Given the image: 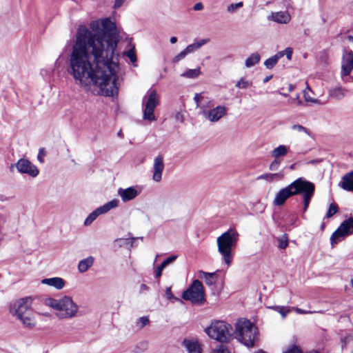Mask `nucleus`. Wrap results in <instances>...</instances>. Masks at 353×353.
<instances>
[{"label":"nucleus","mask_w":353,"mask_h":353,"mask_svg":"<svg viewBox=\"0 0 353 353\" xmlns=\"http://www.w3.org/2000/svg\"><path fill=\"white\" fill-rule=\"evenodd\" d=\"M81 32L79 37H76L72 46L68 73L81 84L90 79L100 88L105 96L117 94V72L119 65L114 61L115 43L113 47L110 45L107 50H104L99 41L94 42L88 37L89 32L87 30Z\"/></svg>","instance_id":"nucleus-1"},{"label":"nucleus","mask_w":353,"mask_h":353,"mask_svg":"<svg viewBox=\"0 0 353 353\" xmlns=\"http://www.w3.org/2000/svg\"><path fill=\"white\" fill-rule=\"evenodd\" d=\"M239 234L234 229H230L219 236L217 239L218 251L223 256L227 265L232 261V250L236 247Z\"/></svg>","instance_id":"nucleus-2"},{"label":"nucleus","mask_w":353,"mask_h":353,"mask_svg":"<svg viewBox=\"0 0 353 353\" xmlns=\"http://www.w3.org/2000/svg\"><path fill=\"white\" fill-rule=\"evenodd\" d=\"M236 339L248 347L254 346L258 340L257 327L249 320H239L236 325Z\"/></svg>","instance_id":"nucleus-3"},{"label":"nucleus","mask_w":353,"mask_h":353,"mask_svg":"<svg viewBox=\"0 0 353 353\" xmlns=\"http://www.w3.org/2000/svg\"><path fill=\"white\" fill-rule=\"evenodd\" d=\"M46 303L58 311L57 316L60 318H71L76 315L78 306L71 297L65 296L60 299L48 298Z\"/></svg>","instance_id":"nucleus-4"},{"label":"nucleus","mask_w":353,"mask_h":353,"mask_svg":"<svg viewBox=\"0 0 353 353\" xmlns=\"http://www.w3.org/2000/svg\"><path fill=\"white\" fill-rule=\"evenodd\" d=\"M231 325L223 321H212L205 329L206 334L212 339L220 343H228L232 339Z\"/></svg>","instance_id":"nucleus-5"},{"label":"nucleus","mask_w":353,"mask_h":353,"mask_svg":"<svg viewBox=\"0 0 353 353\" xmlns=\"http://www.w3.org/2000/svg\"><path fill=\"white\" fill-rule=\"evenodd\" d=\"M184 300L190 301L194 305H202L205 301L203 285L198 279L194 280L192 284L182 293Z\"/></svg>","instance_id":"nucleus-6"},{"label":"nucleus","mask_w":353,"mask_h":353,"mask_svg":"<svg viewBox=\"0 0 353 353\" xmlns=\"http://www.w3.org/2000/svg\"><path fill=\"white\" fill-rule=\"evenodd\" d=\"M159 100L155 90L150 89L148 90L143 99V119L148 121H155L156 117L154 114V109L159 105Z\"/></svg>","instance_id":"nucleus-7"},{"label":"nucleus","mask_w":353,"mask_h":353,"mask_svg":"<svg viewBox=\"0 0 353 353\" xmlns=\"http://www.w3.org/2000/svg\"><path fill=\"white\" fill-rule=\"evenodd\" d=\"M301 182L302 177L298 178L288 186L280 190L275 196L273 201L274 205L276 206L283 205L287 199L292 196L299 194Z\"/></svg>","instance_id":"nucleus-8"},{"label":"nucleus","mask_w":353,"mask_h":353,"mask_svg":"<svg viewBox=\"0 0 353 353\" xmlns=\"http://www.w3.org/2000/svg\"><path fill=\"white\" fill-rule=\"evenodd\" d=\"M102 31H104V50H107L109 46L113 47L115 43L117 47L118 41L116 37V26L109 18L101 20Z\"/></svg>","instance_id":"nucleus-9"},{"label":"nucleus","mask_w":353,"mask_h":353,"mask_svg":"<svg viewBox=\"0 0 353 353\" xmlns=\"http://www.w3.org/2000/svg\"><path fill=\"white\" fill-rule=\"evenodd\" d=\"M90 28L92 31L95 32L92 33L88 28L85 26H79L77 33V37H79L81 33H82L81 30H87L89 32V38H91L94 42L97 41H99L102 46V48L104 49V31H102L101 21L98 20L92 21L90 23Z\"/></svg>","instance_id":"nucleus-10"},{"label":"nucleus","mask_w":353,"mask_h":353,"mask_svg":"<svg viewBox=\"0 0 353 353\" xmlns=\"http://www.w3.org/2000/svg\"><path fill=\"white\" fill-rule=\"evenodd\" d=\"M119 201L117 199H112V201L105 203L102 206L97 208L95 210L91 212L84 221V225H90L100 214H105L110 210L117 208L119 205Z\"/></svg>","instance_id":"nucleus-11"},{"label":"nucleus","mask_w":353,"mask_h":353,"mask_svg":"<svg viewBox=\"0 0 353 353\" xmlns=\"http://www.w3.org/2000/svg\"><path fill=\"white\" fill-rule=\"evenodd\" d=\"M301 190L299 194H303V212L307 210L310 201L314 196L315 185L313 183L307 181L302 177V182L300 184Z\"/></svg>","instance_id":"nucleus-12"},{"label":"nucleus","mask_w":353,"mask_h":353,"mask_svg":"<svg viewBox=\"0 0 353 353\" xmlns=\"http://www.w3.org/2000/svg\"><path fill=\"white\" fill-rule=\"evenodd\" d=\"M201 114L211 122H216L227 113V108L223 105H218L211 110H207L203 105L201 106Z\"/></svg>","instance_id":"nucleus-13"},{"label":"nucleus","mask_w":353,"mask_h":353,"mask_svg":"<svg viewBox=\"0 0 353 353\" xmlns=\"http://www.w3.org/2000/svg\"><path fill=\"white\" fill-rule=\"evenodd\" d=\"M15 167L21 174H26L31 177H36L39 173V169L27 159H20L15 163Z\"/></svg>","instance_id":"nucleus-14"},{"label":"nucleus","mask_w":353,"mask_h":353,"mask_svg":"<svg viewBox=\"0 0 353 353\" xmlns=\"http://www.w3.org/2000/svg\"><path fill=\"white\" fill-rule=\"evenodd\" d=\"M164 170L163 157L159 154L154 159L152 167V179L155 182H160L162 179V173Z\"/></svg>","instance_id":"nucleus-15"},{"label":"nucleus","mask_w":353,"mask_h":353,"mask_svg":"<svg viewBox=\"0 0 353 353\" xmlns=\"http://www.w3.org/2000/svg\"><path fill=\"white\" fill-rule=\"evenodd\" d=\"M30 298H23L18 301L14 305V314L18 316L29 314L31 312Z\"/></svg>","instance_id":"nucleus-16"},{"label":"nucleus","mask_w":353,"mask_h":353,"mask_svg":"<svg viewBox=\"0 0 353 353\" xmlns=\"http://www.w3.org/2000/svg\"><path fill=\"white\" fill-rule=\"evenodd\" d=\"M353 70V51L349 50L343 56V62L341 65V75L343 77L349 76Z\"/></svg>","instance_id":"nucleus-17"},{"label":"nucleus","mask_w":353,"mask_h":353,"mask_svg":"<svg viewBox=\"0 0 353 353\" xmlns=\"http://www.w3.org/2000/svg\"><path fill=\"white\" fill-rule=\"evenodd\" d=\"M118 195L121 197L123 202H128L135 199L138 194V190L134 187L127 188H119L117 190Z\"/></svg>","instance_id":"nucleus-18"},{"label":"nucleus","mask_w":353,"mask_h":353,"mask_svg":"<svg viewBox=\"0 0 353 353\" xmlns=\"http://www.w3.org/2000/svg\"><path fill=\"white\" fill-rule=\"evenodd\" d=\"M352 94V92L351 90L341 85L336 86L335 88L330 89L329 91V96L336 100H341L343 97Z\"/></svg>","instance_id":"nucleus-19"},{"label":"nucleus","mask_w":353,"mask_h":353,"mask_svg":"<svg viewBox=\"0 0 353 353\" xmlns=\"http://www.w3.org/2000/svg\"><path fill=\"white\" fill-rule=\"evenodd\" d=\"M347 236H349V232H347L344 226L343 227V224L341 223L330 237L331 244H336Z\"/></svg>","instance_id":"nucleus-20"},{"label":"nucleus","mask_w":353,"mask_h":353,"mask_svg":"<svg viewBox=\"0 0 353 353\" xmlns=\"http://www.w3.org/2000/svg\"><path fill=\"white\" fill-rule=\"evenodd\" d=\"M339 185L345 190L353 192V171L345 174Z\"/></svg>","instance_id":"nucleus-21"},{"label":"nucleus","mask_w":353,"mask_h":353,"mask_svg":"<svg viewBox=\"0 0 353 353\" xmlns=\"http://www.w3.org/2000/svg\"><path fill=\"white\" fill-rule=\"evenodd\" d=\"M198 274L201 279H203L205 280V284L208 286L214 285L218 280L216 272L209 273L203 270H199Z\"/></svg>","instance_id":"nucleus-22"},{"label":"nucleus","mask_w":353,"mask_h":353,"mask_svg":"<svg viewBox=\"0 0 353 353\" xmlns=\"http://www.w3.org/2000/svg\"><path fill=\"white\" fill-rule=\"evenodd\" d=\"M41 283L52 286L57 290H61L65 285V281L60 277L43 279Z\"/></svg>","instance_id":"nucleus-23"},{"label":"nucleus","mask_w":353,"mask_h":353,"mask_svg":"<svg viewBox=\"0 0 353 353\" xmlns=\"http://www.w3.org/2000/svg\"><path fill=\"white\" fill-rule=\"evenodd\" d=\"M94 259L93 256H88L81 260L78 264V270L80 273L85 272L94 263Z\"/></svg>","instance_id":"nucleus-24"},{"label":"nucleus","mask_w":353,"mask_h":353,"mask_svg":"<svg viewBox=\"0 0 353 353\" xmlns=\"http://www.w3.org/2000/svg\"><path fill=\"white\" fill-rule=\"evenodd\" d=\"M289 148L285 145H280L271 152V156L274 159H279L280 157L285 156Z\"/></svg>","instance_id":"nucleus-25"},{"label":"nucleus","mask_w":353,"mask_h":353,"mask_svg":"<svg viewBox=\"0 0 353 353\" xmlns=\"http://www.w3.org/2000/svg\"><path fill=\"white\" fill-rule=\"evenodd\" d=\"M273 20L279 23H287L290 20V16L287 12H278L272 14Z\"/></svg>","instance_id":"nucleus-26"},{"label":"nucleus","mask_w":353,"mask_h":353,"mask_svg":"<svg viewBox=\"0 0 353 353\" xmlns=\"http://www.w3.org/2000/svg\"><path fill=\"white\" fill-rule=\"evenodd\" d=\"M282 57L283 54L281 52H277L274 56H272L271 57L266 59L264 62V65L267 69H272L276 65L278 61Z\"/></svg>","instance_id":"nucleus-27"},{"label":"nucleus","mask_w":353,"mask_h":353,"mask_svg":"<svg viewBox=\"0 0 353 353\" xmlns=\"http://www.w3.org/2000/svg\"><path fill=\"white\" fill-rule=\"evenodd\" d=\"M283 177V174L281 172L279 173H267L263 174L257 177L258 180L264 179L268 182H272L274 180H281Z\"/></svg>","instance_id":"nucleus-28"},{"label":"nucleus","mask_w":353,"mask_h":353,"mask_svg":"<svg viewBox=\"0 0 353 353\" xmlns=\"http://www.w3.org/2000/svg\"><path fill=\"white\" fill-rule=\"evenodd\" d=\"M209 41L208 39H203L199 41L194 42L192 44L188 45L185 48V51L188 54L192 53L198 49H199L201 46L206 44Z\"/></svg>","instance_id":"nucleus-29"},{"label":"nucleus","mask_w":353,"mask_h":353,"mask_svg":"<svg viewBox=\"0 0 353 353\" xmlns=\"http://www.w3.org/2000/svg\"><path fill=\"white\" fill-rule=\"evenodd\" d=\"M261 60V56L259 53H252L245 59V65L247 68H251L258 63Z\"/></svg>","instance_id":"nucleus-30"},{"label":"nucleus","mask_w":353,"mask_h":353,"mask_svg":"<svg viewBox=\"0 0 353 353\" xmlns=\"http://www.w3.org/2000/svg\"><path fill=\"white\" fill-rule=\"evenodd\" d=\"M183 344L188 349L189 352L196 353L199 351V345L196 341H192L190 340H184Z\"/></svg>","instance_id":"nucleus-31"},{"label":"nucleus","mask_w":353,"mask_h":353,"mask_svg":"<svg viewBox=\"0 0 353 353\" xmlns=\"http://www.w3.org/2000/svg\"><path fill=\"white\" fill-rule=\"evenodd\" d=\"M201 74L200 68H197L195 69H188L183 74H181V77L188 78V79H194L198 77Z\"/></svg>","instance_id":"nucleus-32"},{"label":"nucleus","mask_w":353,"mask_h":353,"mask_svg":"<svg viewBox=\"0 0 353 353\" xmlns=\"http://www.w3.org/2000/svg\"><path fill=\"white\" fill-rule=\"evenodd\" d=\"M18 319L27 327L31 328L34 326L35 323L34 319L30 317V313L23 315L22 316H18Z\"/></svg>","instance_id":"nucleus-33"},{"label":"nucleus","mask_w":353,"mask_h":353,"mask_svg":"<svg viewBox=\"0 0 353 353\" xmlns=\"http://www.w3.org/2000/svg\"><path fill=\"white\" fill-rule=\"evenodd\" d=\"M342 224L343 227L344 226L347 232H349V235L353 234V216L344 220Z\"/></svg>","instance_id":"nucleus-34"},{"label":"nucleus","mask_w":353,"mask_h":353,"mask_svg":"<svg viewBox=\"0 0 353 353\" xmlns=\"http://www.w3.org/2000/svg\"><path fill=\"white\" fill-rule=\"evenodd\" d=\"M339 211V208L336 203H331L329 206L328 210L326 213L325 217L330 218L334 214L337 213Z\"/></svg>","instance_id":"nucleus-35"},{"label":"nucleus","mask_w":353,"mask_h":353,"mask_svg":"<svg viewBox=\"0 0 353 353\" xmlns=\"http://www.w3.org/2000/svg\"><path fill=\"white\" fill-rule=\"evenodd\" d=\"M271 308H272L274 310L279 312L283 318H285L290 311L288 307H285V306L277 305V306L271 307Z\"/></svg>","instance_id":"nucleus-36"},{"label":"nucleus","mask_w":353,"mask_h":353,"mask_svg":"<svg viewBox=\"0 0 353 353\" xmlns=\"http://www.w3.org/2000/svg\"><path fill=\"white\" fill-rule=\"evenodd\" d=\"M252 85V82L247 81L245 78L242 77L239 81L236 82L235 86L239 88L245 89Z\"/></svg>","instance_id":"nucleus-37"},{"label":"nucleus","mask_w":353,"mask_h":353,"mask_svg":"<svg viewBox=\"0 0 353 353\" xmlns=\"http://www.w3.org/2000/svg\"><path fill=\"white\" fill-rule=\"evenodd\" d=\"M125 54L130 59L131 62L134 63L137 61V56L134 48L130 49Z\"/></svg>","instance_id":"nucleus-38"},{"label":"nucleus","mask_w":353,"mask_h":353,"mask_svg":"<svg viewBox=\"0 0 353 353\" xmlns=\"http://www.w3.org/2000/svg\"><path fill=\"white\" fill-rule=\"evenodd\" d=\"M281 163V160L274 159V161L271 162V163L269 165V169L272 171H276L279 169V165Z\"/></svg>","instance_id":"nucleus-39"},{"label":"nucleus","mask_w":353,"mask_h":353,"mask_svg":"<svg viewBox=\"0 0 353 353\" xmlns=\"http://www.w3.org/2000/svg\"><path fill=\"white\" fill-rule=\"evenodd\" d=\"M243 6V2H239L236 3H231L228 6L227 10L229 12H234L237 8H240Z\"/></svg>","instance_id":"nucleus-40"},{"label":"nucleus","mask_w":353,"mask_h":353,"mask_svg":"<svg viewBox=\"0 0 353 353\" xmlns=\"http://www.w3.org/2000/svg\"><path fill=\"white\" fill-rule=\"evenodd\" d=\"M188 54V52L184 49L182 50L180 53H179L176 56L174 57V58L172 60L173 63H177L184 59L186 55Z\"/></svg>","instance_id":"nucleus-41"},{"label":"nucleus","mask_w":353,"mask_h":353,"mask_svg":"<svg viewBox=\"0 0 353 353\" xmlns=\"http://www.w3.org/2000/svg\"><path fill=\"white\" fill-rule=\"evenodd\" d=\"M283 353H302L301 350L296 345H291Z\"/></svg>","instance_id":"nucleus-42"},{"label":"nucleus","mask_w":353,"mask_h":353,"mask_svg":"<svg viewBox=\"0 0 353 353\" xmlns=\"http://www.w3.org/2000/svg\"><path fill=\"white\" fill-rule=\"evenodd\" d=\"M292 128L294 130H297L299 132H303L305 134L310 135V131L305 128L304 126L299 124H294L292 126Z\"/></svg>","instance_id":"nucleus-43"},{"label":"nucleus","mask_w":353,"mask_h":353,"mask_svg":"<svg viewBox=\"0 0 353 353\" xmlns=\"http://www.w3.org/2000/svg\"><path fill=\"white\" fill-rule=\"evenodd\" d=\"M279 52H281L283 54V57L286 55V57L288 60L292 59L293 50L292 48H286L284 50L279 51Z\"/></svg>","instance_id":"nucleus-44"},{"label":"nucleus","mask_w":353,"mask_h":353,"mask_svg":"<svg viewBox=\"0 0 353 353\" xmlns=\"http://www.w3.org/2000/svg\"><path fill=\"white\" fill-rule=\"evenodd\" d=\"M176 255H171L167 259H165L161 263L163 264V265L166 267L168 265L174 261L176 259Z\"/></svg>","instance_id":"nucleus-45"},{"label":"nucleus","mask_w":353,"mask_h":353,"mask_svg":"<svg viewBox=\"0 0 353 353\" xmlns=\"http://www.w3.org/2000/svg\"><path fill=\"white\" fill-rule=\"evenodd\" d=\"M284 239H279V248L280 249H285L287 246L288 245V241L287 236H284Z\"/></svg>","instance_id":"nucleus-46"},{"label":"nucleus","mask_w":353,"mask_h":353,"mask_svg":"<svg viewBox=\"0 0 353 353\" xmlns=\"http://www.w3.org/2000/svg\"><path fill=\"white\" fill-rule=\"evenodd\" d=\"M46 152L44 148H41L39 150V153L37 155V159L40 163H43L44 160L43 157L46 155Z\"/></svg>","instance_id":"nucleus-47"},{"label":"nucleus","mask_w":353,"mask_h":353,"mask_svg":"<svg viewBox=\"0 0 353 353\" xmlns=\"http://www.w3.org/2000/svg\"><path fill=\"white\" fill-rule=\"evenodd\" d=\"M203 97L201 93H196L194 97V102L196 105V107L200 106V103L203 100Z\"/></svg>","instance_id":"nucleus-48"},{"label":"nucleus","mask_w":353,"mask_h":353,"mask_svg":"<svg viewBox=\"0 0 353 353\" xmlns=\"http://www.w3.org/2000/svg\"><path fill=\"white\" fill-rule=\"evenodd\" d=\"M165 267L161 263L155 270V276L159 278L161 276L162 271Z\"/></svg>","instance_id":"nucleus-49"},{"label":"nucleus","mask_w":353,"mask_h":353,"mask_svg":"<svg viewBox=\"0 0 353 353\" xmlns=\"http://www.w3.org/2000/svg\"><path fill=\"white\" fill-rule=\"evenodd\" d=\"M139 323H141V327H143L149 323L150 320L148 316H142L139 319Z\"/></svg>","instance_id":"nucleus-50"},{"label":"nucleus","mask_w":353,"mask_h":353,"mask_svg":"<svg viewBox=\"0 0 353 353\" xmlns=\"http://www.w3.org/2000/svg\"><path fill=\"white\" fill-rule=\"evenodd\" d=\"M213 353H230V352L225 346L220 345L218 349L213 351Z\"/></svg>","instance_id":"nucleus-51"},{"label":"nucleus","mask_w":353,"mask_h":353,"mask_svg":"<svg viewBox=\"0 0 353 353\" xmlns=\"http://www.w3.org/2000/svg\"><path fill=\"white\" fill-rule=\"evenodd\" d=\"M165 294H166V296H167V298L168 299H174L176 300H178V299L174 297V295L172 294L170 287L166 288V290H165Z\"/></svg>","instance_id":"nucleus-52"},{"label":"nucleus","mask_w":353,"mask_h":353,"mask_svg":"<svg viewBox=\"0 0 353 353\" xmlns=\"http://www.w3.org/2000/svg\"><path fill=\"white\" fill-rule=\"evenodd\" d=\"M294 310L296 312V313L300 314H312V313L314 312H312V311L304 310L299 308V307H296Z\"/></svg>","instance_id":"nucleus-53"},{"label":"nucleus","mask_w":353,"mask_h":353,"mask_svg":"<svg viewBox=\"0 0 353 353\" xmlns=\"http://www.w3.org/2000/svg\"><path fill=\"white\" fill-rule=\"evenodd\" d=\"M124 1L125 0H115L114 4V9L119 8L123 3Z\"/></svg>","instance_id":"nucleus-54"},{"label":"nucleus","mask_w":353,"mask_h":353,"mask_svg":"<svg viewBox=\"0 0 353 353\" xmlns=\"http://www.w3.org/2000/svg\"><path fill=\"white\" fill-rule=\"evenodd\" d=\"M304 97H305V99L306 101H310V102H313V103H316L318 101L317 99H314L310 97V95H307V94L306 93L305 91L304 92Z\"/></svg>","instance_id":"nucleus-55"},{"label":"nucleus","mask_w":353,"mask_h":353,"mask_svg":"<svg viewBox=\"0 0 353 353\" xmlns=\"http://www.w3.org/2000/svg\"><path fill=\"white\" fill-rule=\"evenodd\" d=\"M203 8V5L201 2L196 3L193 9L196 11L201 10Z\"/></svg>","instance_id":"nucleus-56"},{"label":"nucleus","mask_w":353,"mask_h":353,"mask_svg":"<svg viewBox=\"0 0 353 353\" xmlns=\"http://www.w3.org/2000/svg\"><path fill=\"white\" fill-rule=\"evenodd\" d=\"M145 290H148V287L145 284H141L140 286V291L143 292Z\"/></svg>","instance_id":"nucleus-57"},{"label":"nucleus","mask_w":353,"mask_h":353,"mask_svg":"<svg viewBox=\"0 0 353 353\" xmlns=\"http://www.w3.org/2000/svg\"><path fill=\"white\" fill-rule=\"evenodd\" d=\"M176 41H177V38L176 37H172L170 38V43H171L174 44V43H176Z\"/></svg>","instance_id":"nucleus-58"},{"label":"nucleus","mask_w":353,"mask_h":353,"mask_svg":"<svg viewBox=\"0 0 353 353\" xmlns=\"http://www.w3.org/2000/svg\"><path fill=\"white\" fill-rule=\"evenodd\" d=\"M272 75L265 77L263 79V83H265L268 82L272 79Z\"/></svg>","instance_id":"nucleus-59"},{"label":"nucleus","mask_w":353,"mask_h":353,"mask_svg":"<svg viewBox=\"0 0 353 353\" xmlns=\"http://www.w3.org/2000/svg\"><path fill=\"white\" fill-rule=\"evenodd\" d=\"M298 96H296V98H290L288 101V103H293L297 99H298Z\"/></svg>","instance_id":"nucleus-60"},{"label":"nucleus","mask_w":353,"mask_h":353,"mask_svg":"<svg viewBox=\"0 0 353 353\" xmlns=\"http://www.w3.org/2000/svg\"><path fill=\"white\" fill-rule=\"evenodd\" d=\"M295 167H296V163H293L291 165H290L289 168L290 170H294L295 169Z\"/></svg>","instance_id":"nucleus-61"},{"label":"nucleus","mask_w":353,"mask_h":353,"mask_svg":"<svg viewBox=\"0 0 353 353\" xmlns=\"http://www.w3.org/2000/svg\"><path fill=\"white\" fill-rule=\"evenodd\" d=\"M347 39L350 41H353V37L351 36V35H349L347 37Z\"/></svg>","instance_id":"nucleus-62"},{"label":"nucleus","mask_w":353,"mask_h":353,"mask_svg":"<svg viewBox=\"0 0 353 353\" xmlns=\"http://www.w3.org/2000/svg\"><path fill=\"white\" fill-rule=\"evenodd\" d=\"M117 135L120 137H123V133H122L121 130L119 131V132L117 133Z\"/></svg>","instance_id":"nucleus-63"},{"label":"nucleus","mask_w":353,"mask_h":353,"mask_svg":"<svg viewBox=\"0 0 353 353\" xmlns=\"http://www.w3.org/2000/svg\"><path fill=\"white\" fill-rule=\"evenodd\" d=\"M305 353H320V352L316 351V350H312V351H310V352H307Z\"/></svg>","instance_id":"nucleus-64"}]
</instances>
